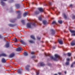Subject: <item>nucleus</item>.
<instances>
[{
    "mask_svg": "<svg viewBox=\"0 0 75 75\" xmlns=\"http://www.w3.org/2000/svg\"><path fill=\"white\" fill-rule=\"evenodd\" d=\"M55 58H54L53 56H51L50 57V58H51L52 59H53L54 61H57V59H59L61 57L59 55L57 54H56L55 55Z\"/></svg>",
    "mask_w": 75,
    "mask_h": 75,
    "instance_id": "nucleus-1",
    "label": "nucleus"
},
{
    "mask_svg": "<svg viewBox=\"0 0 75 75\" xmlns=\"http://www.w3.org/2000/svg\"><path fill=\"white\" fill-rule=\"evenodd\" d=\"M70 31L71 33V35H74V36H75V31L73 30H69Z\"/></svg>",
    "mask_w": 75,
    "mask_h": 75,
    "instance_id": "nucleus-2",
    "label": "nucleus"
},
{
    "mask_svg": "<svg viewBox=\"0 0 75 75\" xmlns=\"http://www.w3.org/2000/svg\"><path fill=\"white\" fill-rule=\"evenodd\" d=\"M31 23H28L27 25V27L28 28H31Z\"/></svg>",
    "mask_w": 75,
    "mask_h": 75,
    "instance_id": "nucleus-3",
    "label": "nucleus"
},
{
    "mask_svg": "<svg viewBox=\"0 0 75 75\" xmlns=\"http://www.w3.org/2000/svg\"><path fill=\"white\" fill-rule=\"evenodd\" d=\"M7 55L5 53H2L0 54V57H7Z\"/></svg>",
    "mask_w": 75,
    "mask_h": 75,
    "instance_id": "nucleus-4",
    "label": "nucleus"
},
{
    "mask_svg": "<svg viewBox=\"0 0 75 75\" xmlns=\"http://www.w3.org/2000/svg\"><path fill=\"white\" fill-rule=\"evenodd\" d=\"M10 45H9V42H7L5 45V47L6 48H8Z\"/></svg>",
    "mask_w": 75,
    "mask_h": 75,
    "instance_id": "nucleus-5",
    "label": "nucleus"
},
{
    "mask_svg": "<svg viewBox=\"0 0 75 75\" xmlns=\"http://www.w3.org/2000/svg\"><path fill=\"white\" fill-rule=\"evenodd\" d=\"M28 12H25L24 13L23 16V17H25L28 15Z\"/></svg>",
    "mask_w": 75,
    "mask_h": 75,
    "instance_id": "nucleus-6",
    "label": "nucleus"
},
{
    "mask_svg": "<svg viewBox=\"0 0 75 75\" xmlns=\"http://www.w3.org/2000/svg\"><path fill=\"white\" fill-rule=\"evenodd\" d=\"M14 54L12 53L9 55V57L10 58H13V57H14Z\"/></svg>",
    "mask_w": 75,
    "mask_h": 75,
    "instance_id": "nucleus-7",
    "label": "nucleus"
},
{
    "mask_svg": "<svg viewBox=\"0 0 75 75\" xmlns=\"http://www.w3.org/2000/svg\"><path fill=\"white\" fill-rule=\"evenodd\" d=\"M22 16V12L19 11V17L21 18Z\"/></svg>",
    "mask_w": 75,
    "mask_h": 75,
    "instance_id": "nucleus-8",
    "label": "nucleus"
},
{
    "mask_svg": "<svg viewBox=\"0 0 75 75\" xmlns=\"http://www.w3.org/2000/svg\"><path fill=\"white\" fill-rule=\"evenodd\" d=\"M1 62L2 63H5L6 62V60L4 58H2L1 59Z\"/></svg>",
    "mask_w": 75,
    "mask_h": 75,
    "instance_id": "nucleus-9",
    "label": "nucleus"
},
{
    "mask_svg": "<svg viewBox=\"0 0 75 75\" xmlns=\"http://www.w3.org/2000/svg\"><path fill=\"white\" fill-rule=\"evenodd\" d=\"M8 25L9 27H14V26H15V25L13 24H8Z\"/></svg>",
    "mask_w": 75,
    "mask_h": 75,
    "instance_id": "nucleus-10",
    "label": "nucleus"
},
{
    "mask_svg": "<svg viewBox=\"0 0 75 75\" xmlns=\"http://www.w3.org/2000/svg\"><path fill=\"white\" fill-rule=\"evenodd\" d=\"M58 41H59L60 44H61V45L63 44V41H62V40H59Z\"/></svg>",
    "mask_w": 75,
    "mask_h": 75,
    "instance_id": "nucleus-11",
    "label": "nucleus"
},
{
    "mask_svg": "<svg viewBox=\"0 0 75 75\" xmlns=\"http://www.w3.org/2000/svg\"><path fill=\"white\" fill-rule=\"evenodd\" d=\"M71 44L72 46H74V45H75V41H73L71 43Z\"/></svg>",
    "mask_w": 75,
    "mask_h": 75,
    "instance_id": "nucleus-12",
    "label": "nucleus"
},
{
    "mask_svg": "<svg viewBox=\"0 0 75 75\" xmlns=\"http://www.w3.org/2000/svg\"><path fill=\"white\" fill-rule=\"evenodd\" d=\"M30 67V66L29 65H27L26 67V69L27 71L29 70V68Z\"/></svg>",
    "mask_w": 75,
    "mask_h": 75,
    "instance_id": "nucleus-13",
    "label": "nucleus"
},
{
    "mask_svg": "<svg viewBox=\"0 0 75 75\" xmlns=\"http://www.w3.org/2000/svg\"><path fill=\"white\" fill-rule=\"evenodd\" d=\"M1 6H4L5 5V3H4L2 1H1Z\"/></svg>",
    "mask_w": 75,
    "mask_h": 75,
    "instance_id": "nucleus-14",
    "label": "nucleus"
},
{
    "mask_svg": "<svg viewBox=\"0 0 75 75\" xmlns=\"http://www.w3.org/2000/svg\"><path fill=\"white\" fill-rule=\"evenodd\" d=\"M38 10L40 12H43V9L41 8H38Z\"/></svg>",
    "mask_w": 75,
    "mask_h": 75,
    "instance_id": "nucleus-15",
    "label": "nucleus"
},
{
    "mask_svg": "<svg viewBox=\"0 0 75 75\" xmlns=\"http://www.w3.org/2000/svg\"><path fill=\"white\" fill-rule=\"evenodd\" d=\"M21 51H23V49L21 47H19V53L21 52Z\"/></svg>",
    "mask_w": 75,
    "mask_h": 75,
    "instance_id": "nucleus-16",
    "label": "nucleus"
},
{
    "mask_svg": "<svg viewBox=\"0 0 75 75\" xmlns=\"http://www.w3.org/2000/svg\"><path fill=\"white\" fill-rule=\"evenodd\" d=\"M16 7L17 9H18L19 8V4H16Z\"/></svg>",
    "mask_w": 75,
    "mask_h": 75,
    "instance_id": "nucleus-17",
    "label": "nucleus"
},
{
    "mask_svg": "<svg viewBox=\"0 0 75 75\" xmlns=\"http://www.w3.org/2000/svg\"><path fill=\"white\" fill-rule=\"evenodd\" d=\"M16 14H18V16H17V18H19V11H17Z\"/></svg>",
    "mask_w": 75,
    "mask_h": 75,
    "instance_id": "nucleus-18",
    "label": "nucleus"
},
{
    "mask_svg": "<svg viewBox=\"0 0 75 75\" xmlns=\"http://www.w3.org/2000/svg\"><path fill=\"white\" fill-rule=\"evenodd\" d=\"M28 52H25L24 53V54L25 56H27V55H28Z\"/></svg>",
    "mask_w": 75,
    "mask_h": 75,
    "instance_id": "nucleus-19",
    "label": "nucleus"
},
{
    "mask_svg": "<svg viewBox=\"0 0 75 75\" xmlns=\"http://www.w3.org/2000/svg\"><path fill=\"white\" fill-rule=\"evenodd\" d=\"M10 22L11 23H14V22H15V20H14L11 19L10 20Z\"/></svg>",
    "mask_w": 75,
    "mask_h": 75,
    "instance_id": "nucleus-20",
    "label": "nucleus"
},
{
    "mask_svg": "<svg viewBox=\"0 0 75 75\" xmlns=\"http://www.w3.org/2000/svg\"><path fill=\"white\" fill-rule=\"evenodd\" d=\"M52 31V34L53 35V34H55V31L53 30V29H52L51 30Z\"/></svg>",
    "mask_w": 75,
    "mask_h": 75,
    "instance_id": "nucleus-21",
    "label": "nucleus"
},
{
    "mask_svg": "<svg viewBox=\"0 0 75 75\" xmlns=\"http://www.w3.org/2000/svg\"><path fill=\"white\" fill-rule=\"evenodd\" d=\"M31 38H32L33 39V40H35V37H34V36L33 35H31L30 36Z\"/></svg>",
    "mask_w": 75,
    "mask_h": 75,
    "instance_id": "nucleus-22",
    "label": "nucleus"
},
{
    "mask_svg": "<svg viewBox=\"0 0 75 75\" xmlns=\"http://www.w3.org/2000/svg\"><path fill=\"white\" fill-rule=\"evenodd\" d=\"M21 22L23 24H25V22L24 20H22L21 21Z\"/></svg>",
    "mask_w": 75,
    "mask_h": 75,
    "instance_id": "nucleus-23",
    "label": "nucleus"
},
{
    "mask_svg": "<svg viewBox=\"0 0 75 75\" xmlns=\"http://www.w3.org/2000/svg\"><path fill=\"white\" fill-rule=\"evenodd\" d=\"M20 42H22V43L23 44H25V43L24 41H23V40H22L20 41Z\"/></svg>",
    "mask_w": 75,
    "mask_h": 75,
    "instance_id": "nucleus-24",
    "label": "nucleus"
},
{
    "mask_svg": "<svg viewBox=\"0 0 75 75\" xmlns=\"http://www.w3.org/2000/svg\"><path fill=\"white\" fill-rule=\"evenodd\" d=\"M44 63L43 62L41 63H40V66H44L45 65Z\"/></svg>",
    "mask_w": 75,
    "mask_h": 75,
    "instance_id": "nucleus-25",
    "label": "nucleus"
},
{
    "mask_svg": "<svg viewBox=\"0 0 75 75\" xmlns=\"http://www.w3.org/2000/svg\"><path fill=\"white\" fill-rule=\"evenodd\" d=\"M16 52H19V47H18V48L16 49Z\"/></svg>",
    "mask_w": 75,
    "mask_h": 75,
    "instance_id": "nucleus-26",
    "label": "nucleus"
},
{
    "mask_svg": "<svg viewBox=\"0 0 75 75\" xmlns=\"http://www.w3.org/2000/svg\"><path fill=\"white\" fill-rule=\"evenodd\" d=\"M67 55L68 56H69V57H70V56H71V53H67Z\"/></svg>",
    "mask_w": 75,
    "mask_h": 75,
    "instance_id": "nucleus-27",
    "label": "nucleus"
},
{
    "mask_svg": "<svg viewBox=\"0 0 75 75\" xmlns=\"http://www.w3.org/2000/svg\"><path fill=\"white\" fill-rule=\"evenodd\" d=\"M39 13H40V12L38 11H35V14H39Z\"/></svg>",
    "mask_w": 75,
    "mask_h": 75,
    "instance_id": "nucleus-28",
    "label": "nucleus"
},
{
    "mask_svg": "<svg viewBox=\"0 0 75 75\" xmlns=\"http://www.w3.org/2000/svg\"><path fill=\"white\" fill-rule=\"evenodd\" d=\"M58 22L60 24H61L62 23V21L61 20H59L58 21Z\"/></svg>",
    "mask_w": 75,
    "mask_h": 75,
    "instance_id": "nucleus-29",
    "label": "nucleus"
},
{
    "mask_svg": "<svg viewBox=\"0 0 75 75\" xmlns=\"http://www.w3.org/2000/svg\"><path fill=\"white\" fill-rule=\"evenodd\" d=\"M29 42H30V43H34V41L31 40H30L29 41Z\"/></svg>",
    "mask_w": 75,
    "mask_h": 75,
    "instance_id": "nucleus-30",
    "label": "nucleus"
},
{
    "mask_svg": "<svg viewBox=\"0 0 75 75\" xmlns=\"http://www.w3.org/2000/svg\"><path fill=\"white\" fill-rule=\"evenodd\" d=\"M74 64H75V62H74L73 64H71V67H73V66H74Z\"/></svg>",
    "mask_w": 75,
    "mask_h": 75,
    "instance_id": "nucleus-31",
    "label": "nucleus"
},
{
    "mask_svg": "<svg viewBox=\"0 0 75 75\" xmlns=\"http://www.w3.org/2000/svg\"><path fill=\"white\" fill-rule=\"evenodd\" d=\"M46 22L47 21H44L43 22L44 24H46Z\"/></svg>",
    "mask_w": 75,
    "mask_h": 75,
    "instance_id": "nucleus-32",
    "label": "nucleus"
},
{
    "mask_svg": "<svg viewBox=\"0 0 75 75\" xmlns=\"http://www.w3.org/2000/svg\"><path fill=\"white\" fill-rule=\"evenodd\" d=\"M66 64L67 65H68L69 64V62H67L66 63Z\"/></svg>",
    "mask_w": 75,
    "mask_h": 75,
    "instance_id": "nucleus-33",
    "label": "nucleus"
},
{
    "mask_svg": "<svg viewBox=\"0 0 75 75\" xmlns=\"http://www.w3.org/2000/svg\"><path fill=\"white\" fill-rule=\"evenodd\" d=\"M30 53L32 55H33V54H34V52H30Z\"/></svg>",
    "mask_w": 75,
    "mask_h": 75,
    "instance_id": "nucleus-34",
    "label": "nucleus"
},
{
    "mask_svg": "<svg viewBox=\"0 0 75 75\" xmlns=\"http://www.w3.org/2000/svg\"><path fill=\"white\" fill-rule=\"evenodd\" d=\"M56 24V22L55 21H54L52 23V24Z\"/></svg>",
    "mask_w": 75,
    "mask_h": 75,
    "instance_id": "nucleus-35",
    "label": "nucleus"
},
{
    "mask_svg": "<svg viewBox=\"0 0 75 75\" xmlns=\"http://www.w3.org/2000/svg\"><path fill=\"white\" fill-rule=\"evenodd\" d=\"M63 15L64 16V17L65 18H67V16H66V15H65V14L64 13L63 14Z\"/></svg>",
    "mask_w": 75,
    "mask_h": 75,
    "instance_id": "nucleus-36",
    "label": "nucleus"
},
{
    "mask_svg": "<svg viewBox=\"0 0 75 75\" xmlns=\"http://www.w3.org/2000/svg\"><path fill=\"white\" fill-rule=\"evenodd\" d=\"M14 40L15 41V42H17V39H16V38H14Z\"/></svg>",
    "mask_w": 75,
    "mask_h": 75,
    "instance_id": "nucleus-37",
    "label": "nucleus"
},
{
    "mask_svg": "<svg viewBox=\"0 0 75 75\" xmlns=\"http://www.w3.org/2000/svg\"><path fill=\"white\" fill-rule=\"evenodd\" d=\"M19 74H22V71H20L19 70Z\"/></svg>",
    "mask_w": 75,
    "mask_h": 75,
    "instance_id": "nucleus-38",
    "label": "nucleus"
},
{
    "mask_svg": "<svg viewBox=\"0 0 75 75\" xmlns=\"http://www.w3.org/2000/svg\"><path fill=\"white\" fill-rule=\"evenodd\" d=\"M38 18L39 19V20H40V21H41V19H42L41 17H38Z\"/></svg>",
    "mask_w": 75,
    "mask_h": 75,
    "instance_id": "nucleus-39",
    "label": "nucleus"
},
{
    "mask_svg": "<svg viewBox=\"0 0 75 75\" xmlns=\"http://www.w3.org/2000/svg\"><path fill=\"white\" fill-rule=\"evenodd\" d=\"M38 40H40L41 39V38L39 37H37Z\"/></svg>",
    "mask_w": 75,
    "mask_h": 75,
    "instance_id": "nucleus-40",
    "label": "nucleus"
},
{
    "mask_svg": "<svg viewBox=\"0 0 75 75\" xmlns=\"http://www.w3.org/2000/svg\"><path fill=\"white\" fill-rule=\"evenodd\" d=\"M67 61H69V58H67Z\"/></svg>",
    "mask_w": 75,
    "mask_h": 75,
    "instance_id": "nucleus-41",
    "label": "nucleus"
},
{
    "mask_svg": "<svg viewBox=\"0 0 75 75\" xmlns=\"http://www.w3.org/2000/svg\"><path fill=\"white\" fill-rule=\"evenodd\" d=\"M58 74H59V75H61V72H59L58 73Z\"/></svg>",
    "mask_w": 75,
    "mask_h": 75,
    "instance_id": "nucleus-42",
    "label": "nucleus"
},
{
    "mask_svg": "<svg viewBox=\"0 0 75 75\" xmlns=\"http://www.w3.org/2000/svg\"><path fill=\"white\" fill-rule=\"evenodd\" d=\"M1 0V1H7V0Z\"/></svg>",
    "mask_w": 75,
    "mask_h": 75,
    "instance_id": "nucleus-43",
    "label": "nucleus"
},
{
    "mask_svg": "<svg viewBox=\"0 0 75 75\" xmlns=\"http://www.w3.org/2000/svg\"><path fill=\"white\" fill-rule=\"evenodd\" d=\"M2 37L1 35H0V38H2Z\"/></svg>",
    "mask_w": 75,
    "mask_h": 75,
    "instance_id": "nucleus-44",
    "label": "nucleus"
},
{
    "mask_svg": "<svg viewBox=\"0 0 75 75\" xmlns=\"http://www.w3.org/2000/svg\"><path fill=\"white\" fill-rule=\"evenodd\" d=\"M72 18H75V16H74L72 17Z\"/></svg>",
    "mask_w": 75,
    "mask_h": 75,
    "instance_id": "nucleus-45",
    "label": "nucleus"
},
{
    "mask_svg": "<svg viewBox=\"0 0 75 75\" xmlns=\"http://www.w3.org/2000/svg\"><path fill=\"white\" fill-rule=\"evenodd\" d=\"M72 4H71L70 5V7H72Z\"/></svg>",
    "mask_w": 75,
    "mask_h": 75,
    "instance_id": "nucleus-46",
    "label": "nucleus"
},
{
    "mask_svg": "<svg viewBox=\"0 0 75 75\" xmlns=\"http://www.w3.org/2000/svg\"><path fill=\"white\" fill-rule=\"evenodd\" d=\"M33 25H35V23H33L32 24Z\"/></svg>",
    "mask_w": 75,
    "mask_h": 75,
    "instance_id": "nucleus-47",
    "label": "nucleus"
},
{
    "mask_svg": "<svg viewBox=\"0 0 75 75\" xmlns=\"http://www.w3.org/2000/svg\"><path fill=\"white\" fill-rule=\"evenodd\" d=\"M38 74H39V73L38 72H37V75H38Z\"/></svg>",
    "mask_w": 75,
    "mask_h": 75,
    "instance_id": "nucleus-48",
    "label": "nucleus"
},
{
    "mask_svg": "<svg viewBox=\"0 0 75 75\" xmlns=\"http://www.w3.org/2000/svg\"><path fill=\"white\" fill-rule=\"evenodd\" d=\"M17 71H18V74H19V70H18Z\"/></svg>",
    "mask_w": 75,
    "mask_h": 75,
    "instance_id": "nucleus-49",
    "label": "nucleus"
},
{
    "mask_svg": "<svg viewBox=\"0 0 75 75\" xmlns=\"http://www.w3.org/2000/svg\"><path fill=\"white\" fill-rule=\"evenodd\" d=\"M49 4H50V5H51V3L50 2L49 3Z\"/></svg>",
    "mask_w": 75,
    "mask_h": 75,
    "instance_id": "nucleus-50",
    "label": "nucleus"
},
{
    "mask_svg": "<svg viewBox=\"0 0 75 75\" xmlns=\"http://www.w3.org/2000/svg\"><path fill=\"white\" fill-rule=\"evenodd\" d=\"M64 73H65V74H67V72L65 71Z\"/></svg>",
    "mask_w": 75,
    "mask_h": 75,
    "instance_id": "nucleus-51",
    "label": "nucleus"
},
{
    "mask_svg": "<svg viewBox=\"0 0 75 75\" xmlns=\"http://www.w3.org/2000/svg\"><path fill=\"white\" fill-rule=\"evenodd\" d=\"M53 48H55V47H53Z\"/></svg>",
    "mask_w": 75,
    "mask_h": 75,
    "instance_id": "nucleus-52",
    "label": "nucleus"
},
{
    "mask_svg": "<svg viewBox=\"0 0 75 75\" xmlns=\"http://www.w3.org/2000/svg\"><path fill=\"white\" fill-rule=\"evenodd\" d=\"M11 1H13V0H11Z\"/></svg>",
    "mask_w": 75,
    "mask_h": 75,
    "instance_id": "nucleus-53",
    "label": "nucleus"
},
{
    "mask_svg": "<svg viewBox=\"0 0 75 75\" xmlns=\"http://www.w3.org/2000/svg\"><path fill=\"white\" fill-rule=\"evenodd\" d=\"M54 75H57V74H55Z\"/></svg>",
    "mask_w": 75,
    "mask_h": 75,
    "instance_id": "nucleus-54",
    "label": "nucleus"
},
{
    "mask_svg": "<svg viewBox=\"0 0 75 75\" xmlns=\"http://www.w3.org/2000/svg\"><path fill=\"white\" fill-rule=\"evenodd\" d=\"M4 40H5V38H4Z\"/></svg>",
    "mask_w": 75,
    "mask_h": 75,
    "instance_id": "nucleus-55",
    "label": "nucleus"
},
{
    "mask_svg": "<svg viewBox=\"0 0 75 75\" xmlns=\"http://www.w3.org/2000/svg\"><path fill=\"white\" fill-rule=\"evenodd\" d=\"M59 13H60V12H59Z\"/></svg>",
    "mask_w": 75,
    "mask_h": 75,
    "instance_id": "nucleus-56",
    "label": "nucleus"
},
{
    "mask_svg": "<svg viewBox=\"0 0 75 75\" xmlns=\"http://www.w3.org/2000/svg\"><path fill=\"white\" fill-rule=\"evenodd\" d=\"M32 4H33V3H32Z\"/></svg>",
    "mask_w": 75,
    "mask_h": 75,
    "instance_id": "nucleus-57",
    "label": "nucleus"
}]
</instances>
